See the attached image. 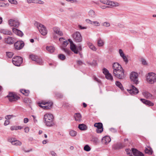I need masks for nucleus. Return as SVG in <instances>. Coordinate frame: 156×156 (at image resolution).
Listing matches in <instances>:
<instances>
[{
	"mask_svg": "<svg viewBox=\"0 0 156 156\" xmlns=\"http://www.w3.org/2000/svg\"><path fill=\"white\" fill-rule=\"evenodd\" d=\"M53 119V116L51 114L46 113L44 115V121L47 126H51L54 125Z\"/></svg>",
	"mask_w": 156,
	"mask_h": 156,
	"instance_id": "1",
	"label": "nucleus"
},
{
	"mask_svg": "<svg viewBox=\"0 0 156 156\" xmlns=\"http://www.w3.org/2000/svg\"><path fill=\"white\" fill-rule=\"evenodd\" d=\"M114 76L119 79H122L125 77L124 70L122 67V69H115L113 71Z\"/></svg>",
	"mask_w": 156,
	"mask_h": 156,
	"instance_id": "2",
	"label": "nucleus"
},
{
	"mask_svg": "<svg viewBox=\"0 0 156 156\" xmlns=\"http://www.w3.org/2000/svg\"><path fill=\"white\" fill-rule=\"evenodd\" d=\"M146 80L149 83H153L156 81V74L153 73H148L147 76Z\"/></svg>",
	"mask_w": 156,
	"mask_h": 156,
	"instance_id": "3",
	"label": "nucleus"
},
{
	"mask_svg": "<svg viewBox=\"0 0 156 156\" xmlns=\"http://www.w3.org/2000/svg\"><path fill=\"white\" fill-rule=\"evenodd\" d=\"M12 62L15 66H20L23 62V58L19 56H16L12 58Z\"/></svg>",
	"mask_w": 156,
	"mask_h": 156,
	"instance_id": "4",
	"label": "nucleus"
},
{
	"mask_svg": "<svg viewBox=\"0 0 156 156\" xmlns=\"http://www.w3.org/2000/svg\"><path fill=\"white\" fill-rule=\"evenodd\" d=\"M29 57L32 61L36 62L37 64L40 65H42V60L40 57L38 56L32 54L29 55Z\"/></svg>",
	"mask_w": 156,
	"mask_h": 156,
	"instance_id": "5",
	"label": "nucleus"
},
{
	"mask_svg": "<svg viewBox=\"0 0 156 156\" xmlns=\"http://www.w3.org/2000/svg\"><path fill=\"white\" fill-rule=\"evenodd\" d=\"M138 74L135 72H132L130 75V78L134 84H137L139 83L138 78Z\"/></svg>",
	"mask_w": 156,
	"mask_h": 156,
	"instance_id": "6",
	"label": "nucleus"
},
{
	"mask_svg": "<svg viewBox=\"0 0 156 156\" xmlns=\"http://www.w3.org/2000/svg\"><path fill=\"white\" fill-rule=\"evenodd\" d=\"M37 27L41 34L44 36L46 35L47 33V30L44 25L40 23H38Z\"/></svg>",
	"mask_w": 156,
	"mask_h": 156,
	"instance_id": "7",
	"label": "nucleus"
},
{
	"mask_svg": "<svg viewBox=\"0 0 156 156\" xmlns=\"http://www.w3.org/2000/svg\"><path fill=\"white\" fill-rule=\"evenodd\" d=\"M72 37L74 41L76 42H80L82 41V37L80 34L79 32H76L73 34Z\"/></svg>",
	"mask_w": 156,
	"mask_h": 156,
	"instance_id": "8",
	"label": "nucleus"
},
{
	"mask_svg": "<svg viewBox=\"0 0 156 156\" xmlns=\"http://www.w3.org/2000/svg\"><path fill=\"white\" fill-rule=\"evenodd\" d=\"M94 126L97 128L96 131L97 133H101L103 131V124L101 122L96 123L94 124Z\"/></svg>",
	"mask_w": 156,
	"mask_h": 156,
	"instance_id": "9",
	"label": "nucleus"
},
{
	"mask_svg": "<svg viewBox=\"0 0 156 156\" xmlns=\"http://www.w3.org/2000/svg\"><path fill=\"white\" fill-rule=\"evenodd\" d=\"M24 45L23 41H18L15 42L14 44V46L16 50H20L22 49Z\"/></svg>",
	"mask_w": 156,
	"mask_h": 156,
	"instance_id": "10",
	"label": "nucleus"
},
{
	"mask_svg": "<svg viewBox=\"0 0 156 156\" xmlns=\"http://www.w3.org/2000/svg\"><path fill=\"white\" fill-rule=\"evenodd\" d=\"M126 145L125 144L118 143L114 144L112 147V149L114 150L121 149L125 147Z\"/></svg>",
	"mask_w": 156,
	"mask_h": 156,
	"instance_id": "11",
	"label": "nucleus"
},
{
	"mask_svg": "<svg viewBox=\"0 0 156 156\" xmlns=\"http://www.w3.org/2000/svg\"><path fill=\"white\" fill-rule=\"evenodd\" d=\"M9 25L11 26H14L17 28L20 24V22L18 21L13 20H10L9 21Z\"/></svg>",
	"mask_w": 156,
	"mask_h": 156,
	"instance_id": "12",
	"label": "nucleus"
},
{
	"mask_svg": "<svg viewBox=\"0 0 156 156\" xmlns=\"http://www.w3.org/2000/svg\"><path fill=\"white\" fill-rule=\"evenodd\" d=\"M20 94L17 93L9 92V94L5 98H20Z\"/></svg>",
	"mask_w": 156,
	"mask_h": 156,
	"instance_id": "13",
	"label": "nucleus"
},
{
	"mask_svg": "<svg viewBox=\"0 0 156 156\" xmlns=\"http://www.w3.org/2000/svg\"><path fill=\"white\" fill-rule=\"evenodd\" d=\"M129 93L131 95L136 94H137L139 91L138 89L134 86H132V88L130 90H127Z\"/></svg>",
	"mask_w": 156,
	"mask_h": 156,
	"instance_id": "14",
	"label": "nucleus"
},
{
	"mask_svg": "<svg viewBox=\"0 0 156 156\" xmlns=\"http://www.w3.org/2000/svg\"><path fill=\"white\" fill-rule=\"evenodd\" d=\"M132 151L133 154L136 156H144V154L141 152L137 150L136 149L133 148Z\"/></svg>",
	"mask_w": 156,
	"mask_h": 156,
	"instance_id": "15",
	"label": "nucleus"
},
{
	"mask_svg": "<svg viewBox=\"0 0 156 156\" xmlns=\"http://www.w3.org/2000/svg\"><path fill=\"white\" fill-rule=\"evenodd\" d=\"M68 40L70 44V48L71 50L75 54H77V51L75 50L76 48V45L74 44L71 39H69Z\"/></svg>",
	"mask_w": 156,
	"mask_h": 156,
	"instance_id": "16",
	"label": "nucleus"
},
{
	"mask_svg": "<svg viewBox=\"0 0 156 156\" xmlns=\"http://www.w3.org/2000/svg\"><path fill=\"white\" fill-rule=\"evenodd\" d=\"M14 38L10 37H8L7 38L5 39V42L7 44H11L14 43Z\"/></svg>",
	"mask_w": 156,
	"mask_h": 156,
	"instance_id": "17",
	"label": "nucleus"
},
{
	"mask_svg": "<svg viewBox=\"0 0 156 156\" xmlns=\"http://www.w3.org/2000/svg\"><path fill=\"white\" fill-rule=\"evenodd\" d=\"M53 30L54 33L60 36L63 35V33L62 31L60 30V29L58 27H54L53 28Z\"/></svg>",
	"mask_w": 156,
	"mask_h": 156,
	"instance_id": "18",
	"label": "nucleus"
},
{
	"mask_svg": "<svg viewBox=\"0 0 156 156\" xmlns=\"http://www.w3.org/2000/svg\"><path fill=\"white\" fill-rule=\"evenodd\" d=\"M140 101L144 104L149 106H152L154 105V103L150 101L142 98H140Z\"/></svg>",
	"mask_w": 156,
	"mask_h": 156,
	"instance_id": "19",
	"label": "nucleus"
},
{
	"mask_svg": "<svg viewBox=\"0 0 156 156\" xmlns=\"http://www.w3.org/2000/svg\"><path fill=\"white\" fill-rule=\"evenodd\" d=\"M12 31L13 33L20 37H22L23 35V33L21 31L15 28H12Z\"/></svg>",
	"mask_w": 156,
	"mask_h": 156,
	"instance_id": "20",
	"label": "nucleus"
},
{
	"mask_svg": "<svg viewBox=\"0 0 156 156\" xmlns=\"http://www.w3.org/2000/svg\"><path fill=\"white\" fill-rule=\"evenodd\" d=\"M111 141L110 137L108 136H106L103 137L102 139V141L104 144H107Z\"/></svg>",
	"mask_w": 156,
	"mask_h": 156,
	"instance_id": "21",
	"label": "nucleus"
},
{
	"mask_svg": "<svg viewBox=\"0 0 156 156\" xmlns=\"http://www.w3.org/2000/svg\"><path fill=\"white\" fill-rule=\"evenodd\" d=\"M9 141L12 144L14 145L20 146L21 145L22 143L21 142L18 140H12V139H9Z\"/></svg>",
	"mask_w": 156,
	"mask_h": 156,
	"instance_id": "22",
	"label": "nucleus"
},
{
	"mask_svg": "<svg viewBox=\"0 0 156 156\" xmlns=\"http://www.w3.org/2000/svg\"><path fill=\"white\" fill-rule=\"evenodd\" d=\"M112 69L113 71H115V69H122L121 66L118 62H115L112 64Z\"/></svg>",
	"mask_w": 156,
	"mask_h": 156,
	"instance_id": "23",
	"label": "nucleus"
},
{
	"mask_svg": "<svg viewBox=\"0 0 156 156\" xmlns=\"http://www.w3.org/2000/svg\"><path fill=\"white\" fill-rule=\"evenodd\" d=\"M20 92L26 96H28L30 93V91L24 89L20 90Z\"/></svg>",
	"mask_w": 156,
	"mask_h": 156,
	"instance_id": "24",
	"label": "nucleus"
},
{
	"mask_svg": "<svg viewBox=\"0 0 156 156\" xmlns=\"http://www.w3.org/2000/svg\"><path fill=\"white\" fill-rule=\"evenodd\" d=\"M43 105H47V106L48 107V108L49 109H51L53 105V103L51 101H43Z\"/></svg>",
	"mask_w": 156,
	"mask_h": 156,
	"instance_id": "25",
	"label": "nucleus"
},
{
	"mask_svg": "<svg viewBox=\"0 0 156 156\" xmlns=\"http://www.w3.org/2000/svg\"><path fill=\"white\" fill-rule=\"evenodd\" d=\"M43 101H39L38 102V104L39 106L43 108L44 109H49L48 108V107L47 106V105H43Z\"/></svg>",
	"mask_w": 156,
	"mask_h": 156,
	"instance_id": "26",
	"label": "nucleus"
},
{
	"mask_svg": "<svg viewBox=\"0 0 156 156\" xmlns=\"http://www.w3.org/2000/svg\"><path fill=\"white\" fill-rule=\"evenodd\" d=\"M74 116L75 119L76 121L80 122L81 120V115L80 113H75Z\"/></svg>",
	"mask_w": 156,
	"mask_h": 156,
	"instance_id": "27",
	"label": "nucleus"
},
{
	"mask_svg": "<svg viewBox=\"0 0 156 156\" xmlns=\"http://www.w3.org/2000/svg\"><path fill=\"white\" fill-rule=\"evenodd\" d=\"M0 32L4 34L8 35H11L12 34L11 31L7 29H2L0 30Z\"/></svg>",
	"mask_w": 156,
	"mask_h": 156,
	"instance_id": "28",
	"label": "nucleus"
},
{
	"mask_svg": "<svg viewBox=\"0 0 156 156\" xmlns=\"http://www.w3.org/2000/svg\"><path fill=\"white\" fill-rule=\"evenodd\" d=\"M78 128L81 130H85L87 129V127L84 124H79Z\"/></svg>",
	"mask_w": 156,
	"mask_h": 156,
	"instance_id": "29",
	"label": "nucleus"
},
{
	"mask_svg": "<svg viewBox=\"0 0 156 156\" xmlns=\"http://www.w3.org/2000/svg\"><path fill=\"white\" fill-rule=\"evenodd\" d=\"M108 5L112 6H118L119 5V4L118 2H115L112 1H108Z\"/></svg>",
	"mask_w": 156,
	"mask_h": 156,
	"instance_id": "30",
	"label": "nucleus"
},
{
	"mask_svg": "<svg viewBox=\"0 0 156 156\" xmlns=\"http://www.w3.org/2000/svg\"><path fill=\"white\" fill-rule=\"evenodd\" d=\"M46 49L48 52L51 53L53 52L55 50V48L52 46H47Z\"/></svg>",
	"mask_w": 156,
	"mask_h": 156,
	"instance_id": "31",
	"label": "nucleus"
},
{
	"mask_svg": "<svg viewBox=\"0 0 156 156\" xmlns=\"http://www.w3.org/2000/svg\"><path fill=\"white\" fill-rule=\"evenodd\" d=\"M142 94L144 96L145 98H151L152 97V95L151 94L146 91H144L142 93Z\"/></svg>",
	"mask_w": 156,
	"mask_h": 156,
	"instance_id": "32",
	"label": "nucleus"
},
{
	"mask_svg": "<svg viewBox=\"0 0 156 156\" xmlns=\"http://www.w3.org/2000/svg\"><path fill=\"white\" fill-rule=\"evenodd\" d=\"M144 151L146 154H151L153 152L152 149L151 147H148V148L146 147L144 150Z\"/></svg>",
	"mask_w": 156,
	"mask_h": 156,
	"instance_id": "33",
	"label": "nucleus"
},
{
	"mask_svg": "<svg viewBox=\"0 0 156 156\" xmlns=\"http://www.w3.org/2000/svg\"><path fill=\"white\" fill-rule=\"evenodd\" d=\"M88 45L89 47L92 50L94 51H96L97 50V49L96 47L91 43L89 42L88 43Z\"/></svg>",
	"mask_w": 156,
	"mask_h": 156,
	"instance_id": "34",
	"label": "nucleus"
},
{
	"mask_svg": "<svg viewBox=\"0 0 156 156\" xmlns=\"http://www.w3.org/2000/svg\"><path fill=\"white\" fill-rule=\"evenodd\" d=\"M97 44L99 47H101L104 45V42L100 38H99L98 40Z\"/></svg>",
	"mask_w": 156,
	"mask_h": 156,
	"instance_id": "35",
	"label": "nucleus"
},
{
	"mask_svg": "<svg viewBox=\"0 0 156 156\" xmlns=\"http://www.w3.org/2000/svg\"><path fill=\"white\" fill-rule=\"evenodd\" d=\"M88 13L89 16L92 18H94L96 15L95 12L92 10H90Z\"/></svg>",
	"mask_w": 156,
	"mask_h": 156,
	"instance_id": "36",
	"label": "nucleus"
},
{
	"mask_svg": "<svg viewBox=\"0 0 156 156\" xmlns=\"http://www.w3.org/2000/svg\"><path fill=\"white\" fill-rule=\"evenodd\" d=\"M115 85L119 87L121 90H123V87L122 86V84L120 82L118 81H116Z\"/></svg>",
	"mask_w": 156,
	"mask_h": 156,
	"instance_id": "37",
	"label": "nucleus"
},
{
	"mask_svg": "<svg viewBox=\"0 0 156 156\" xmlns=\"http://www.w3.org/2000/svg\"><path fill=\"white\" fill-rule=\"evenodd\" d=\"M69 133L70 135L72 136H75L77 134V132L73 130H69Z\"/></svg>",
	"mask_w": 156,
	"mask_h": 156,
	"instance_id": "38",
	"label": "nucleus"
},
{
	"mask_svg": "<svg viewBox=\"0 0 156 156\" xmlns=\"http://www.w3.org/2000/svg\"><path fill=\"white\" fill-rule=\"evenodd\" d=\"M106 78L108 80L112 81L113 80V78L112 75L110 73H108L105 75Z\"/></svg>",
	"mask_w": 156,
	"mask_h": 156,
	"instance_id": "39",
	"label": "nucleus"
},
{
	"mask_svg": "<svg viewBox=\"0 0 156 156\" xmlns=\"http://www.w3.org/2000/svg\"><path fill=\"white\" fill-rule=\"evenodd\" d=\"M62 49L68 55H70L72 53L71 51H70L69 49L63 48Z\"/></svg>",
	"mask_w": 156,
	"mask_h": 156,
	"instance_id": "40",
	"label": "nucleus"
},
{
	"mask_svg": "<svg viewBox=\"0 0 156 156\" xmlns=\"http://www.w3.org/2000/svg\"><path fill=\"white\" fill-rule=\"evenodd\" d=\"M20 98H8L9 101L11 103H14L18 100Z\"/></svg>",
	"mask_w": 156,
	"mask_h": 156,
	"instance_id": "41",
	"label": "nucleus"
},
{
	"mask_svg": "<svg viewBox=\"0 0 156 156\" xmlns=\"http://www.w3.org/2000/svg\"><path fill=\"white\" fill-rule=\"evenodd\" d=\"M58 58L59 59L62 61L65 60L66 58V56L62 54H60L58 55Z\"/></svg>",
	"mask_w": 156,
	"mask_h": 156,
	"instance_id": "42",
	"label": "nucleus"
},
{
	"mask_svg": "<svg viewBox=\"0 0 156 156\" xmlns=\"http://www.w3.org/2000/svg\"><path fill=\"white\" fill-rule=\"evenodd\" d=\"M14 54L12 52H6V55L9 58H11L13 55Z\"/></svg>",
	"mask_w": 156,
	"mask_h": 156,
	"instance_id": "43",
	"label": "nucleus"
},
{
	"mask_svg": "<svg viewBox=\"0 0 156 156\" xmlns=\"http://www.w3.org/2000/svg\"><path fill=\"white\" fill-rule=\"evenodd\" d=\"M23 101L24 103L28 104H30L31 102V101L30 98H24Z\"/></svg>",
	"mask_w": 156,
	"mask_h": 156,
	"instance_id": "44",
	"label": "nucleus"
},
{
	"mask_svg": "<svg viewBox=\"0 0 156 156\" xmlns=\"http://www.w3.org/2000/svg\"><path fill=\"white\" fill-rule=\"evenodd\" d=\"M75 50L76 51H77V54L79 51H81L82 50V48L81 45L79 44H78L77 46H76V48Z\"/></svg>",
	"mask_w": 156,
	"mask_h": 156,
	"instance_id": "45",
	"label": "nucleus"
},
{
	"mask_svg": "<svg viewBox=\"0 0 156 156\" xmlns=\"http://www.w3.org/2000/svg\"><path fill=\"white\" fill-rule=\"evenodd\" d=\"M84 150L86 151H89L90 150L91 148L88 145H86L84 147Z\"/></svg>",
	"mask_w": 156,
	"mask_h": 156,
	"instance_id": "46",
	"label": "nucleus"
},
{
	"mask_svg": "<svg viewBox=\"0 0 156 156\" xmlns=\"http://www.w3.org/2000/svg\"><path fill=\"white\" fill-rule=\"evenodd\" d=\"M16 117L15 116L13 115H6L5 116V119H7V120H9L10 119H11V118L14 117Z\"/></svg>",
	"mask_w": 156,
	"mask_h": 156,
	"instance_id": "47",
	"label": "nucleus"
},
{
	"mask_svg": "<svg viewBox=\"0 0 156 156\" xmlns=\"http://www.w3.org/2000/svg\"><path fill=\"white\" fill-rule=\"evenodd\" d=\"M55 96L58 98H62L63 96L62 94L58 92L55 93Z\"/></svg>",
	"mask_w": 156,
	"mask_h": 156,
	"instance_id": "48",
	"label": "nucleus"
},
{
	"mask_svg": "<svg viewBox=\"0 0 156 156\" xmlns=\"http://www.w3.org/2000/svg\"><path fill=\"white\" fill-rule=\"evenodd\" d=\"M93 79L95 81H97L99 84H101V80L97 78L95 76H93Z\"/></svg>",
	"mask_w": 156,
	"mask_h": 156,
	"instance_id": "49",
	"label": "nucleus"
},
{
	"mask_svg": "<svg viewBox=\"0 0 156 156\" xmlns=\"http://www.w3.org/2000/svg\"><path fill=\"white\" fill-rule=\"evenodd\" d=\"M93 79L95 81H97L99 84H101V80L97 78L95 76H93Z\"/></svg>",
	"mask_w": 156,
	"mask_h": 156,
	"instance_id": "50",
	"label": "nucleus"
},
{
	"mask_svg": "<svg viewBox=\"0 0 156 156\" xmlns=\"http://www.w3.org/2000/svg\"><path fill=\"white\" fill-rule=\"evenodd\" d=\"M93 79L95 81H97L99 84H101V80L97 78L95 76H93Z\"/></svg>",
	"mask_w": 156,
	"mask_h": 156,
	"instance_id": "51",
	"label": "nucleus"
},
{
	"mask_svg": "<svg viewBox=\"0 0 156 156\" xmlns=\"http://www.w3.org/2000/svg\"><path fill=\"white\" fill-rule=\"evenodd\" d=\"M8 1L12 4L17 5L18 3L17 1L16 0H8Z\"/></svg>",
	"mask_w": 156,
	"mask_h": 156,
	"instance_id": "52",
	"label": "nucleus"
},
{
	"mask_svg": "<svg viewBox=\"0 0 156 156\" xmlns=\"http://www.w3.org/2000/svg\"><path fill=\"white\" fill-rule=\"evenodd\" d=\"M92 25L95 26H99L100 25V23L98 21H93Z\"/></svg>",
	"mask_w": 156,
	"mask_h": 156,
	"instance_id": "53",
	"label": "nucleus"
},
{
	"mask_svg": "<svg viewBox=\"0 0 156 156\" xmlns=\"http://www.w3.org/2000/svg\"><path fill=\"white\" fill-rule=\"evenodd\" d=\"M36 1H37V0H27V3L28 4H30L32 3L36 4L37 3Z\"/></svg>",
	"mask_w": 156,
	"mask_h": 156,
	"instance_id": "54",
	"label": "nucleus"
},
{
	"mask_svg": "<svg viewBox=\"0 0 156 156\" xmlns=\"http://www.w3.org/2000/svg\"><path fill=\"white\" fill-rule=\"evenodd\" d=\"M103 73L105 75L109 73V71L105 68H104L103 71Z\"/></svg>",
	"mask_w": 156,
	"mask_h": 156,
	"instance_id": "55",
	"label": "nucleus"
},
{
	"mask_svg": "<svg viewBox=\"0 0 156 156\" xmlns=\"http://www.w3.org/2000/svg\"><path fill=\"white\" fill-rule=\"evenodd\" d=\"M119 52L120 56L122 57L123 56L124 57V56L125 55L122 49H120L119 50Z\"/></svg>",
	"mask_w": 156,
	"mask_h": 156,
	"instance_id": "56",
	"label": "nucleus"
},
{
	"mask_svg": "<svg viewBox=\"0 0 156 156\" xmlns=\"http://www.w3.org/2000/svg\"><path fill=\"white\" fill-rule=\"evenodd\" d=\"M108 0H100V2L104 4L108 5Z\"/></svg>",
	"mask_w": 156,
	"mask_h": 156,
	"instance_id": "57",
	"label": "nucleus"
},
{
	"mask_svg": "<svg viewBox=\"0 0 156 156\" xmlns=\"http://www.w3.org/2000/svg\"><path fill=\"white\" fill-rule=\"evenodd\" d=\"M141 62L142 64L144 65H147V64L146 60L143 58H141Z\"/></svg>",
	"mask_w": 156,
	"mask_h": 156,
	"instance_id": "58",
	"label": "nucleus"
},
{
	"mask_svg": "<svg viewBox=\"0 0 156 156\" xmlns=\"http://www.w3.org/2000/svg\"><path fill=\"white\" fill-rule=\"evenodd\" d=\"M110 23L107 22H105L103 23V25L105 27H109L110 26Z\"/></svg>",
	"mask_w": 156,
	"mask_h": 156,
	"instance_id": "59",
	"label": "nucleus"
},
{
	"mask_svg": "<svg viewBox=\"0 0 156 156\" xmlns=\"http://www.w3.org/2000/svg\"><path fill=\"white\" fill-rule=\"evenodd\" d=\"M17 126H12L10 127V129L11 130H17Z\"/></svg>",
	"mask_w": 156,
	"mask_h": 156,
	"instance_id": "60",
	"label": "nucleus"
},
{
	"mask_svg": "<svg viewBox=\"0 0 156 156\" xmlns=\"http://www.w3.org/2000/svg\"><path fill=\"white\" fill-rule=\"evenodd\" d=\"M124 61L126 62V64L128 62V60L127 57L125 55L124 56L122 57Z\"/></svg>",
	"mask_w": 156,
	"mask_h": 156,
	"instance_id": "61",
	"label": "nucleus"
},
{
	"mask_svg": "<svg viewBox=\"0 0 156 156\" xmlns=\"http://www.w3.org/2000/svg\"><path fill=\"white\" fill-rule=\"evenodd\" d=\"M62 43L63 46L64 47H66L68 44V42H67V41H63Z\"/></svg>",
	"mask_w": 156,
	"mask_h": 156,
	"instance_id": "62",
	"label": "nucleus"
},
{
	"mask_svg": "<svg viewBox=\"0 0 156 156\" xmlns=\"http://www.w3.org/2000/svg\"><path fill=\"white\" fill-rule=\"evenodd\" d=\"M36 2L37 3L36 4H43L44 3V2L41 0H37Z\"/></svg>",
	"mask_w": 156,
	"mask_h": 156,
	"instance_id": "63",
	"label": "nucleus"
},
{
	"mask_svg": "<svg viewBox=\"0 0 156 156\" xmlns=\"http://www.w3.org/2000/svg\"><path fill=\"white\" fill-rule=\"evenodd\" d=\"M92 141L96 144L98 142V140L97 138H94L92 139Z\"/></svg>",
	"mask_w": 156,
	"mask_h": 156,
	"instance_id": "64",
	"label": "nucleus"
}]
</instances>
